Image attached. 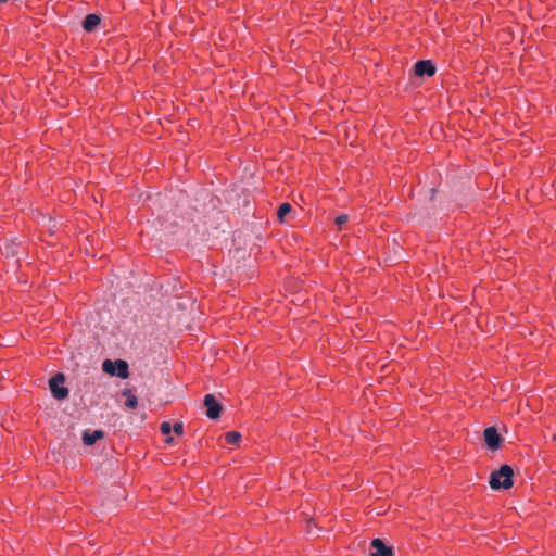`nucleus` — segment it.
Masks as SVG:
<instances>
[{
  "label": "nucleus",
  "instance_id": "nucleus-1",
  "mask_svg": "<svg viewBox=\"0 0 556 556\" xmlns=\"http://www.w3.org/2000/svg\"><path fill=\"white\" fill-rule=\"evenodd\" d=\"M513 468L508 465H503L496 471H493L490 476L489 484L493 490L509 489L513 486Z\"/></svg>",
  "mask_w": 556,
  "mask_h": 556
},
{
  "label": "nucleus",
  "instance_id": "nucleus-2",
  "mask_svg": "<svg viewBox=\"0 0 556 556\" xmlns=\"http://www.w3.org/2000/svg\"><path fill=\"white\" fill-rule=\"evenodd\" d=\"M102 369L105 374L110 376H117L122 379H126L129 376L128 364L123 359H105L102 363Z\"/></svg>",
  "mask_w": 556,
  "mask_h": 556
},
{
  "label": "nucleus",
  "instance_id": "nucleus-3",
  "mask_svg": "<svg viewBox=\"0 0 556 556\" xmlns=\"http://www.w3.org/2000/svg\"><path fill=\"white\" fill-rule=\"evenodd\" d=\"M65 381V376L62 372H58L49 381L51 393L55 400H64L68 396V389L62 384Z\"/></svg>",
  "mask_w": 556,
  "mask_h": 556
},
{
  "label": "nucleus",
  "instance_id": "nucleus-4",
  "mask_svg": "<svg viewBox=\"0 0 556 556\" xmlns=\"http://www.w3.org/2000/svg\"><path fill=\"white\" fill-rule=\"evenodd\" d=\"M204 406L206 408L205 414L210 419H217L223 409L222 405L213 394H206L204 396Z\"/></svg>",
  "mask_w": 556,
  "mask_h": 556
},
{
  "label": "nucleus",
  "instance_id": "nucleus-5",
  "mask_svg": "<svg viewBox=\"0 0 556 556\" xmlns=\"http://www.w3.org/2000/svg\"><path fill=\"white\" fill-rule=\"evenodd\" d=\"M484 441L491 451H497L501 446L502 438L495 427H488L483 432Z\"/></svg>",
  "mask_w": 556,
  "mask_h": 556
},
{
  "label": "nucleus",
  "instance_id": "nucleus-6",
  "mask_svg": "<svg viewBox=\"0 0 556 556\" xmlns=\"http://www.w3.org/2000/svg\"><path fill=\"white\" fill-rule=\"evenodd\" d=\"M435 73V66L430 60H421L415 64L416 76H433Z\"/></svg>",
  "mask_w": 556,
  "mask_h": 556
},
{
  "label": "nucleus",
  "instance_id": "nucleus-7",
  "mask_svg": "<svg viewBox=\"0 0 556 556\" xmlns=\"http://www.w3.org/2000/svg\"><path fill=\"white\" fill-rule=\"evenodd\" d=\"M370 556H393L392 548L386 546L381 539H374L370 543Z\"/></svg>",
  "mask_w": 556,
  "mask_h": 556
},
{
  "label": "nucleus",
  "instance_id": "nucleus-8",
  "mask_svg": "<svg viewBox=\"0 0 556 556\" xmlns=\"http://www.w3.org/2000/svg\"><path fill=\"white\" fill-rule=\"evenodd\" d=\"M103 435H104V432L102 430H94L92 433L85 431L83 433V442L85 445H92L98 440L102 439Z\"/></svg>",
  "mask_w": 556,
  "mask_h": 556
},
{
  "label": "nucleus",
  "instance_id": "nucleus-9",
  "mask_svg": "<svg viewBox=\"0 0 556 556\" xmlns=\"http://www.w3.org/2000/svg\"><path fill=\"white\" fill-rule=\"evenodd\" d=\"M100 21L99 15L88 14L84 20L83 27L86 31H92L100 24Z\"/></svg>",
  "mask_w": 556,
  "mask_h": 556
},
{
  "label": "nucleus",
  "instance_id": "nucleus-10",
  "mask_svg": "<svg viewBox=\"0 0 556 556\" xmlns=\"http://www.w3.org/2000/svg\"><path fill=\"white\" fill-rule=\"evenodd\" d=\"M123 395L127 397V400L125 402L126 407H128L130 409H134L137 407V405H138L137 396L132 394L130 389L123 390Z\"/></svg>",
  "mask_w": 556,
  "mask_h": 556
},
{
  "label": "nucleus",
  "instance_id": "nucleus-11",
  "mask_svg": "<svg viewBox=\"0 0 556 556\" xmlns=\"http://www.w3.org/2000/svg\"><path fill=\"white\" fill-rule=\"evenodd\" d=\"M291 210H292V207L289 203H287V202L282 203L277 211L278 219L282 223L285 216L288 215L291 212Z\"/></svg>",
  "mask_w": 556,
  "mask_h": 556
},
{
  "label": "nucleus",
  "instance_id": "nucleus-12",
  "mask_svg": "<svg viewBox=\"0 0 556 556\" xmlns=\"http://www.w3.org/2000/svg\"><path fill=\"white\" fill-rule=\"evenodd\" d=\"M225 439L228 444H237L241 439V434L237 431H229L225 434Z\"/></svg>",
  "mask_w": 556,
  "mask_h": 556
},
{
  "label": "nucleus",
  "instance_id": "nucleus-13",
  "mask_svg": "<svg viewBox=\"0 0 556 556\" xmlns=\"http://www.w3.org/2000/svg\"><path fill=\"white\" fill-rule=\"evenodd\" d=\"M4 253L8 257L15 256L17 254L15 243H5Z\"/></svg>",
  "mask_w": 556,
  "mask_h": 556
},
{
  "label": "nucleus",
  "instance_id": "nucleus-14",
  "mask_svg": "<svg viewBox=\"0 0 556 556\" xmlns=\"http://www.w3.org/2000/svg\"><path fill=\"white\" fill-rule=\"evenodd\" d=\"M160 430L163 434L165 435H169L170 431H172V426L168 421H163L160 426Z\"/></svg>",
  "mask_w": 556,
  "mask_h": 556
},
{
  "label": "nucleus",
  "instance_id": "nucleus-15",
  "mask_svg": "<svg viewBox=\"0 0 556 556\" xmlns=\"http://www.w3.org/2000/svg\"><path fill=\"white\" fill-rule=\"evenodd\" d=\"M349 220V216L346 214H340L339 216L336 217V224L338 225V227L340 228L343 224L348 223Z\"/></svg>",
  "mask_w": 556,
  "mask_h": 556
},
{
  "label": "nucleus",
  "instance_id": "nucleus-16",
  "mask_svg": "<svg viewBox=\"0 0 556 556\" xmlns=\"http://www.w3.org/2000/svg\"><path fill=\"white\" fill-rule=\"evenodd\" d=\"M173 431L177 434V435H181L184 433V425L182 422H175L172 427Z\"/></svg>",
  "mask_w": 556,
  "mask_h": 556
},
{
  "label": "nucleus",
  "instance_id": "nucleus-17",
  "mask_svg": "<svg viewBox=\"0 0 556 556\" xmlns=\"http://www.w3.org/2000/svg\"><path fill=\"white\" fill-rule=\"evenodd\" d=\"M172 441H173V438L172 437H167L166 443H170Z\"/></svg>",
  "mask_w": 556,
  "mask_h": 556
},
{
  "label": "nucleus",
  "instance_id": "nucleus-18",
  "mask_svg": "<svg viewBox=\"0 0 556 556\" xmlns=\"http://www.w3.org/2000/svg\"><path fill=\"white\" fill-rule=\"evenodd\" d=\"M8 0H0L1 3H5Z\"/></svg>",
  "mask_w": 556,
  "mask_h": 556
}]
</instances>
